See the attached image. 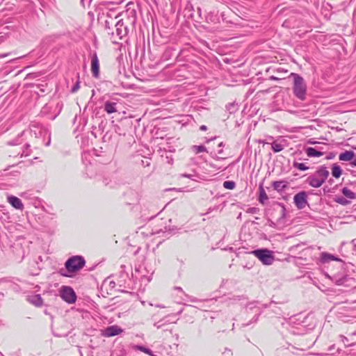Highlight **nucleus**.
Wrapping results in <instances>:
<instances>
[{"mask_svg":"<svg viewBox=\"0 0 356 356\" xmlns=\"http://www.w3.org/2000/svg\"><path fill=\"white\" fill-rule=\"evenodd\" d=\"M30 135L32 138L31 143L35 146L45 145L49 146L51 143L50 133L38 122H33L30 124L29 130L23 131L18 135L15 140H10L8 144L10 145H17L22 143V138Z\"/></svg>","mask_w":356,"mask_h":356,"instance_id":"obj_1","label":"nucleus"},{"mask_svg":"<svg viewBox=\"0 0 356 356\" xmlns=\"http://www.w3.org/2000/svg\"><path fill=\"white\" fill-rule=\"evenodd\" d=\"M293 77V90L294 95L300 100H305L306 97L307 86L303 78L298 74L291 73Z\"/></svg>","mask_w":356,"mask_h":356,"instance_id":"obj_2","label":"nucleus"},{"mask_svg":"<svg viewBox=\"0 0 356 356\" xmlns=\"http://www.w3.org/2000/svg\"><path fill=\"white\" fill-rule=\"evenodd\" d=\"M250 253L257 257L264 265H271L275 260L273 252L266 248L257 249Z\"/></svg>","mask_w":356,"mask_h":356,"instance_id":"obj_3","label":"nucleus"},{"mask_svg":"<svg viewBox=\"0 0 356 356\" xmlns=\"http://www.w3.org/2000/svg\"><path fill=\"white\" fill-rule=\"evenodd\" d=\"M86 264L83 257L80 255L70 257L65 263L67 270L70 273H74L81 269Z\"/></svg>","mask_w":356,"mask_h":356,"instance_id":"obj_4","label":"nucleus"},{"mask_svg":"<svg viewBox=\"0 0 356 356\" xmlns=\"http://www.w3.org/2000/svg\"><path fill=\"white\" fill-rule=\"evenodd\" d=\"M330 278L338 286H354L355 284V280L343 270L334 274Z\"/></svg>","mask_w":356,"mask_h":356,"instance_id":"obj_5","label":"nucleus"},{"mask_svg":"<svg viewBox=\"0 0 356 356\" xmlns=\"http://www.w3.org/2000/svg\"><path fill=\"white\" fill-rule=\"evenodd\" d=\"M61 298L67 303H74L76 300V295L70 286H63L60 290Z\"/></svg>","mask_w":356,"mask_h":356,"instance_id":"obj_6","label":"nucleus"},{"mask_svg":"<svg viewBox=\"0 0 356 356\" xmlns=\"http://www.w3.org/2000/svg\"><path fill=\"white\" fill-rule=\"evenodd\" d=\"M115 33L113 32L111 33L113 37L116 35L120 40H122L123 38L126 37L129 33V28L126 22L124 19L118 20L115 25Z\"/></svg>","mask_w":356,"mask_h":356,"instance_id":"obj_7","label":"nucleus"},{"mask_svg":"<svg viewBox=\"0 0 356 356\" xmlns=\"http://www.w3.org/2000/svg\"><path fill=\"white\" fill-rule=\"evenodd\" d=\"M123 332V330L118 325H113L102 330V335L105 337H111L118 335Z\"/></svg>","mask_w":356,"mask_h":356,"instance_id":"obj_8","label":"nucleus"},{"mask_svg":"<svg viewBox=\"0 0 356 356\" xmlns=\"http://www.w3.org/2000/svg\"><path fill=\"white\" fill-rule=\"evenodd\" d=\"M136 271L139 273L142 282H149L151 281L154 273L153 269L147 270L145 266H140Z\"/></svg>","mask_w":356,"mask_h":356,"instance_id":"obj_9","label":"nucleus"},{"mask_svg":"<svg viewBox=\"0 0 356 356\" xmlns=\"http://www.w3.org/2000/svg\"><path fill=\"white\" fill-rule=\"evenodd\" d=\"M307 193L305 191H301L295 195L293 202L297 208L301 209L305 207L307 204Z\"/></svg>","mask_w":356,"mask_h":356,"instance_id":"obj_10","label":"nucleus"},{"mask_svg":"<svg viewBox=\"0 0 356 356\" xmlns=\"http://www.w3.org/2000/svg\"><path fill=\"white\" fill-rule=\"evenodd\" d=\"M91 72L92 76L98 78L99 76V63L96 52L91 54Z\"/></svg>","mask_w":356,"mask_h":356,"instance_id":"obj_11","label":"nucleus"},{"mask_svg":"<svg viewBox=\"0 0 356 356\" xmlns=\"http://www.w3.org/2000/svg\"><path fill=\"white\" fill-rule=\"evenodd\" d=\"M330 172L326 167L321 166L313 174L318 179H319L323 184L325 181L328 177Z\"/></svg>","mask_w":356,"mask_h":356,"instance_id":"obj_12","label":"nucleus"},{"mask_svg":"<svg viewBox=\"0 0 356 356\" xmlns=\"http://www.w3.org/2000/svg\"><path fill=\"white\" fill-rule=\"evenodd\" d=\"M8 202L15 209L22 211L24 209V204L22 200L16 196L8 195L7 197Z\"/></svg>","mask_w":356,"mask_h":356,"instance_id":"obj_13","label":"nucleus"},{"mask_svg":"<svg viewBox=\"0 0 356 356\" xmlns=\"http://www.w3.org/2000/svg\"><path fill=\"white\" fill-rule=\"evenodd\" d=\"M258 305H259V302H254L249 303L247 305V307H246V310L247 311H248V310H252L253 311V313H254V317H253L254 322H256L257 321V318H258L259 316L261 314V309L258 306Z\"/></svg>","mask_w":356,"mask_h":356,"instance_id":"obj_14","label":"nucleus"},{"mask_svg":"<svg viewBox=\"0 0 356 356\" xmlns=\"http://www.w3.org/2000/svg\"><path fill=\"white\" fill-rule=\"evenodd\" d=\"M27 300L35 307H41L43 304V300L39 294L29 296Z\"/></svg>","mask_w":356,"mask_h":356,"instance_id":"obj_15","label":"nucleus"},{"mask_svg":"<svg viewBox=\"0 0 356 356\" xmlns=\"http://www.w3.org/2000/svg\"><path fill=\"white\" fill-rule=\"evenodd\" d=\"M330 261H341V259L327 252H322L321 254V262L326 264Z\"/></svg>","mask_w":356,"mask_h":356,"instance_id":"obj_16","label":"nucleus"},{"mask_svg":"<svg viewBox=\"0 0 356 356\" xmlns=\"http://www.w3.org/2000/svg\"><path fill=\"white\" fill-rule=\"evenodd\" d=\"M305 152L309 157H319L323 155L321 150L311 147H306Z\"/></svg>","mask_w":356,"mask_h":356,"instance_id":"obj_17","label":"nucleus"},{"mask_svg":"<svg viewBox=\"0 0 356 356\" xmlns=\"http://www.w3.org/2000/svg\"><path fill=\"white\" fill-rule=\"evenodd\" d=\"M104 109L108 114H111L118 111L117 110V103L106 101L104 105Z\"/></svg>","mask_w":356,"mask_h":356,"instance_id":"obj_18","label":"nucleus"},{"mask_svg":"<svg viewBox=\"0 0 356 356\" xmlns=\"http://www.w3.org/2000/svg\"><path fill=\"white\" fill-rule=\"evenodd\" d=\"M307 182L314 188H319L323 185V183L313 175L307 177Z\"/></svg>","mask_w":356,"mask_h":356,"instance_id":"obj_19","label":"nucleus"},{"mask_svg":"<svg viewBox=\"0 0 356 356\" xmlns=\"http://www.w3.org/2000/svg\"><path fill=\"white\" fill-rule=\"evenodd\" d=\"M355 154L353 151H345L341 153L339 156V159L342 161H350L353 159Z\"/></svg>","mask_w":356,"mask_h":356,"instance_id":"obj_20","label":"nucleus"},{"mask_svg":"<svg viewBox=\"0 0 356 356\" xmlns=\"http://www.w3.org/2000/svg\"><path fill=\"white\" fill-rule=\"evenodd\" d=\"M272 186L274 190L281 192L286 188L287 182L286 181H275L272 183Z\"/></svg>","mask_w":356,"mask_h":356,"instance_id":"obj_21","label":"nucleus"},{"mask_svg":"<svg viewBox=\"0 0 356 356\" xmlns=\"http://www.w3.org/2000/svg\"><path fill=\"white\" fill-rule=\"evenodd\" d=\"M342 174L341 167L337 164H334L332 168V175L335 178H339Z\"/></svg>","mask_w":356,"mask_h":356,"instance_id":"obj_22","label":"nucleus"},{"mask_svg":"<svg viewBox=\"0 0 356 356\" xmlns=\"http://www.w3.org/2000/svg\"><path fill=\"white\" fill-rule=\"evenodd\" d=\"M268 199V197L264 189L262 186H259V201L261 204H264L265 202Z\"/></svg>","mask_w":356,"mask_h":356,"instance_id":"obj_23","label":"nucleus"},{"mask_svg":"<svg viewBox=\"0 0 356 356\" xmlns=\"http://www.w3.org/2000/svg\"><path fill=\"white\" fill-rule=\"evenodd\" d=\"M341 192L343 195L349 199H355L356 197V195L355 193H353L351 190L348 189L347 187H344L342 188Z\"/></svg>","mask_w":356,"mask_h":356,"instance_id":"obj_24","label":"nucleus"},{"mask_svg":"<svg viewBox=\"0 0 356 356\" xmlns=\"http://www.w3.org/2000/svg\"><path fill=\"white\" fill-rule=\"evenodd\" d=\"M206 19L207 22H213V23H217L218 22V17L217 13H215V12H210L206 17Z\"/></svg>","mask_w":356,"mask_h":356,"instance_id":"obj_25","label":"nucleus"},{"mask_svg":"<svg viewBox=\"0 0 356 356\" xmlns=\"http://www.w3.org/2000/svg\"><path fill=\"white\" fill-rule=\"evenodd\" d=\"M271 148L275 153H277L283 150L284 145L276 142H273L271 143Z\"/></svg>","mask_w":356,"mask_h":356,"instance_id":"obj_26","label":"nucleus"},{"mask_svg":"<svg viewBox=\"0 0 356 356\" xmlns=\"http://www.w3.org/2000/svg\"><path fill=\"white\" fill-rule=\"evenodd\" d=\"M293 166L302 171H305L309 169V167L307 166L305 163H298L297 161H294L293 163Z\"/></svg>","mask_w":356,"mask_h":356,"instance_id":"obj_27","label":"nucleus"},{"mask_svg":"<svg viewBox=\"0 0 356 356\" xmlns=\"http://www.w3.org/2000/svg\"><path fill=\"white\" fill-rule=\"evenodd\" d=\"M192 149H193V151L195 154H198V153L203 152H207L206 147L202 145H193L192 147Z\"/></svg>","mask_w":356,"mask_h":356,"instance_id":"obj_28","label":"nucleus"},{"mask_svg":"<svg viewBox=\"0 0 356 356\" xmlns=\"http://www.w3.org/2000/svg\"><path fill=\"white\" fill-rule=\"evenodd\" d=\"M236 186V184L233 181H225L223 182V187L226 189L233 190Z\"/></svg>","mask_w":356,"mask_h":356,"instance_id":"obj_29","label":"nucleus"},{"mask_svg":"<svg viewBox=\"0 0 356 356\" xmlns=\"http://www.w3.org/2000/svg\"><path fill=\"white\" fill-rule=\"evenodd\" d=\"M103 183L104 184L105 186H108L111 188L115 187V186L116 185V182L113 181L108 177H104L103 179Z\"/></svg>","mask_w":356,"mask_h":356,"instance_id":"obj_30","label":"nucleus"},{"mask_svg":"<svg viewBox=\"0 0 356 356\" xmlns=\"http://www.w3.org/2000/svg\"><path fill=\"white\" fill-rule=\"evenodd\" d=\"M172 230H174V229H171L170 227H167V226H165L163 228L160 229H154L153 230V234H159L161 232H163V233H165L167 232H169V231H172Z\"/></svg>","mask_w":356,"mask_h":356,"instance_id":"obj_31","label":"nucleus"},{"mask_svg":"<svg viewBox=\"0 0 356 356\" xmlns=\"http://www.w3.org/2000/svg\"><path fill=\"white\" fill-rule=\"evenodd\" d=\"M336 202L340 204H342V205H347L348 204L350 203V201L347 200L345 197H338L337 199H336Z\"/></svg>","mask_w":356,"mask_h":356,"instance_id":"obj_32","label":"nucleus"},{"mask_svg":"<svg viewBox=\"0 0 356 356\" xmlns=\"http://www.w3.org/2000/svg\"><path fill=\"white\" fill-rule=\"evenodd\" d=\"M137 349L148 355H152V350L149 348H146L145 346H137Z\"/></svg>","mask_w":356,"mask_h":356,"instance_id":"obj_33","label":"nucleus"},{"mask_svg":"<svg viewBox=\"0 0 356 356\" xmlns=\"http://www.w3.org/2000/svg\"><path fill=\"white\" fill-rule=\"evenodd\" d=\"M165 325V323H163V320L162 321H158V322H156L154 323V326L155 327H156L157 329H161L162 328L163 326Z\"/></svg>","mask_w":356,"mask_h":356,"instance_id":"obj_34","label":"nucleus"},{"mask_svg":"<svg viewBox=\"0 0 356 356\" xmlns=\"http://www.w3.org/2000/svg\"><path fill=\"white\" fill-rule=\"evenodd\" d=\"M79 81H76V83L73 86V87L71 89V92L72 93L76 92L79 89Z\"/></svg>","mask_w":356,"mask_h":356,"instance_id":"obj_35","label":"nucleus"},{"mask_svg":"<svg viewBox=\"0 0 356 356\" xmlns=\"http://www.w3.org/2000/svg\"><path fill=\"white\" fill-rule=\"evenodd\" d=\"M340 338H341V341L343 343V344L345 346H350V344L348 343L349 341L347 337L341 335Z\"/></svg>","mask_w":356,"mask_h":356,"instance_id":"obj_36","label":"nucleus"},{"mask_svg":"<svg viewBox=\"0 0 356 356\" xmlns=\"http://www.w3.org/2000/svg\"><path fill=\"white\" fill-rule=\"evenodd\" d=\"M259 211V209L257 207H250L247 210L249 213H257Z\"/></svg>","mask_w":356,"mask_h":356,"instance_id":"obj_37","label":"nucleus"},{"mask_svg":"<svg viewBox=\"0 0 356 356\" xmlns=\"http://www.w3.org/2000/svg\"><path fill=\"white\" fill-rule=\"evenodd\" d=\"M107 282H108L109 286L111 288H114L115 286V283L113 281H110L108 280H106L104 282V284H106Z\"/></svg>","mask_w":356,"mask_h":356,"instance_id":"obj_38","label":"nucleus"},{"mask_svg":"<svg viewBox=\"0 0 356 356\" xmlns=\"http://www.w3.org/2000/svg\"><path fill=\"white\" fill-rule=\"evenodd\" d=\"M211 156L212 158L216 159V160H222L224 159V158H222V157H219L216 155V154L215 153H213V152H211Z\"/></svg>","mask_w":356,"mask_h":356,"instance_id":"obj_39","label":"nucleus"},{"mask_svg":"<svg viewBox=\"0 0 356 356\" xmlns=\"http://www.w3.org/2000/svg\"><path fill=\"white\" fill-rule=\"evenodd\" d=\"M181 176L184 177H187V178H191V177H192V175H189V174H183V175H181Z\"/></svg>","mask_w":356,"mask_h":356,"instance_id":"obj_40","label":"nucleus"},{"mask_svg":"<svg viewBox=\"0 0 356 356\" xmlns=\"http://www.w3.org/2000/svg\"><path fill=\"white\" fill-rule=\"evenodd\" d=\"M229 352H230V350L226 349L225 351L223 353V355L225 356H228L229 354Z\"/></svg>","mask_w":356,"mask_h":356,"instance_id":"obj_41","label":"nucleus"},{"mask_svg":"<svg viewBox=\"0 0 356 356\" xmlns=\"http://www.w3.org/2000/svg\"><path fill=\"white\" fill-rule=\"evenodd\" d=\"M200 129L202 131H205V130H207V127L205 125H202Z\"/></svg>","mask_w":356,"mask_h":356,"instance_id":"obj_42","label":"nucleus"},{"mask_svg":"<svg viewBox=\"0 0 356 356\" xmlns=\"http://www.w3.org/2000/svg\"><path fill=\"white\" fill-rule=\"evenodd\" d=\"M307 143L308 144H316V143H317V142L314 141L312 139H310L309 140L307 141Z\"/></svg>","mask_w":356,"mask_h":356,"instance_id":"obj_43","label":"nucleus"},{"mask_svg":"<svg viewBox=\"0 0 356 356\" xmlns=\"http://www.w3.org/2000/svg\"><path fill=\"white\" fill-rule=\"evenodd\" d=\"M218 147H219V149H222V147H224V144H223V143H222V142L218 144Z\"/></svg>","mask_w":356,"mask_h":356,"instance_id":"obj_44","label":"nucleus"},{"mask_svg":"<svg viewBox=\"0 0 356 356\" xmlns=\"http://www.w3.org/2000/svg\"><path fill=\"white\" fill-rule=\"evenodd\" d=\"M353 159H353V162H352V164H353V165L356 166V156H354V158H353Z\"/></svg>","mask_w":356,"mask_h":356,"instance_id":"obj_45","label":"nucleus"},{"mask_svg":"<svg viewBox=\"0 0 356 356\" xmlns=\"http://www.w3.org/2000/svg\"><path fill=\"white\" fill-rule=\"evenodd\" d=\"M22 155H24V156H28V155H29V152H28V151H27V150H26V151H24V152H22Z\"/></svg>","mask_w":356,"mask_h":356,"instance_id":"obj_46","label":"nucleus"},{"mask_svg":"<svg viewBox=\"0 0 356 356\" xmlns=\"http://www.w3.org/2000/svg\"><path fill=\"white\" fill-rule=\"evenodd\" d=\"M106 29L110 30V27L108 26V22H106Z\"/></svg>","mask_w":356,"mask_h":356,"instance_id":"obj_47","label":"nucleus"},{"mask_svg":"<svg viewBox=\"0 0 356 356\" xmlns=\"http://www.w3.org/2000/svg\"><path fill=\"white\" fill-rule=\"evenodd\" d=\"M164 331H165V332H169V334H172V330H169V329H167V328H166V329H165V330H164Z\"/></svg>","mask_w":356,"mask_h":356,"instance_id":"obj_48","label":"nucleus"},{"mask_svg":"<svg viewBox=\"0 0 356 356\" xmlns=\"http://www.w3.org/2000/svg\"><path fill=\"white\" fill-rule=\"evenodd\" d=\"M222 152H223L222 149H218V154H222Z\"/></svg>","mask_w":356,"mask_h":356,"instance_id":"obj_49","label":"nucleus"},{"mask_svg":"<svg viewBox=\"0 0 356 356\" xmlns=\"http://www.w3.org/2000/svg\"><path fill=\"white\" fill-rule=\"evenodd\" d=\"M42 86V88H40V91H41L42 92H45V90H44V89L43 88L44 86Z\"/></svg>","mask_w":356,"mask_h":356,"instance_id":"obj_50","label":"nucleus"},{"mask_svg":"<svg viewBox=\"0 0 356 356\" xmlns=\"http://www.w3.org/2000/svg\"><path fill=\"white\" fill-rule=\"evenodd\" d=\"M25 145H26V148H28L29 147H30V144H29V143H26V144H25Z\"/></svg>","mask_w":356,"mask_h":356,"instance_id":"obj_51","label":"nucleus"},{"mask_svg":"<svg viewBox=\"0 0 356 356\" xmlns=\"http://www.w3.org/2000/svg\"><path fill=\"white\" fill-rule=\"evenodd\" d=\"M157 307H161V308H163L164 307L163 306H161V305H156Z\"/></svg>","mask_w":356,"mask_h":356,"instance_id":"obj_52","label":"nucleus"},{"mask_svg":"<svg viewBox=\"0 0 356 356\" xmlns=\"http://www.w3.org/2000/svg\"><path fill=\"white\" fill-rule=\"evenodd\" d=\"M44 314H47V315H49V312H47V310H45L44 311Z\"/></svg>","mask_w":356,"mask_h":356,"instance_id":"obj_53","label":"nucleus"},{"mask_svg":"<svg viewBox=\"0 0 356 356\" xmlns=\"http://www.w3.org/2000/svg\"><path fill=\"white\" fill-rule=\"evenodd\" d=\"M259 143H263V144H265L266 143L263 140H259Z\"/></svg>","mask_w":356,"mask_h":356,"instance_id":"obj_54","label":"nucleus"},{"mask_svg":"<svg viewBox=\"0 0 356 356\" xmlns=\"http://www.w3.org/2000/svg\"><path fill=\"white\" fill-rule=\"evenodd\" d=\"M209 165H210L211 167H214V165H213L212 163H210V164H209Z\"/></svg>","mask_w":356,"mask_h":356,"instance_id":"obj_55","label":"nucleus"},{"mask_svg":"<svg viewBox=\"0 0 356 356\" xmlns=\"http://www.w3.org/2000/svg\"><path fill=\"white\" fill-rule=\"evenodd\" d=\"M81 1H83V0H81Z\"/></svg>","mask_w":356,"mask_h":356,"instance_id":"obj_56","label":"nucleus"}]
</instances>
